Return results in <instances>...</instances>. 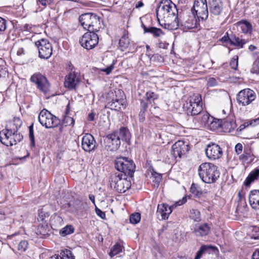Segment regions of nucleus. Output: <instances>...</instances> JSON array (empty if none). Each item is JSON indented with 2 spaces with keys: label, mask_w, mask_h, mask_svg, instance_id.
<instances>
[{
  "label": "nucleus",
  "mask_w": 259,
  "mask_h": 259,
  "mask_svg": "<svg viewBox=\"0 0 259 259\" xmlns=\"http://www.w3.org/2000/svg\"><path fill=\"white\" fill-rule=\"evenodd\" d=\"M196 14L192 10H182L175 17V21L171 23H165L160 25L165 29L173 30L180 27L183 30L191 29L197 27Z\"/></svg>",
  "instance_id": "1"
},
{
  "label": "nucleus",
  "mask_w": 259,
  "mask_h": 259,
  "mask_svg": "<svg viewBox=\"0 0 259 259\" xmlns=\"http://www.w3.org/2000/svg\"><path fill=\"white\" fill-rule=\"evenodd\" d=\"M198 174L200 179L205 183L211 184L216 182L220 177V171L214 164L205 162L198 167Z\"/></svg>",
  "instance_id": "2"
},
{
  "label": "nucleus",
  "mask_w": 259,
  "mask_h": 259,
  "mask_svg": "<svg viewBox=\"0 0 259 259\" xmlns=\"http://www.w3.org/2000/svg\"><path fill=\"white\" fill-rule=\"evenodd\" d=\"M156 13L158 21H159L158 16L163 17L165 19V21L166 23H169L170 19L175 21V17H177V14H179L176 5L170 0L161 2L156 9Z\"/></svg>",
  "instance_id": "3"
},
{
  "label": "nucleus",
  "mask_w": 259,
  "mask_h": 259,
  "mask_svg": "<svg viewBox=\"0 0 259 259\" xmlns=\"http://www.w3.org/2000/svg\"><path fill=\"white\" fill-rule=\"evenodd\" d=\"M183 108L188 115H198L203 109L201 96L194 94L190 96L185 101Z\"/></svg>",
  "instance_id": "4"
},
{
  "label": "nucleus",
  "mask_w": 259,
  "mask_h": 259,
  "mask_svg": "<svg viewBox=\"0 0 259 259\" xmlns=\"http://www.w3.org/2000/svg\"><path fill=\"white\" fill-rule=\"evenodd\" d=\"M111 188L118 193H124L130 188L131 182L127 179L126 176L118 172L112 174L109 177Z\"/></svg>",
  "instance_id": "5"
},
{
  "label": "nucleus",
  "mask_w": 259,
  "mask_h": 259,
  "mask_svg": "<svg viewBox=\"0 0 259 259\" xmlns=\"http://www.w3.org/2000/svg\"><path fill=\"white\" fill-rule=\"evenodd\" d=\"M115 167L118 171L132 178L136 169V164L134 161L127 157H119L115 160Z\"/></svg>",
  "instance_id": "6"
},
{
  "label": "nucleus",
  "mask_w": 259,
  "mask_h": 259,
  "mask_svg": "<svg viewBox=\"0 0 259 259\" xmlns=\"http://www.w3.org/2000/svg\"><path fill=\"white\" fill-rule=\"evenodd\" d=\"M38 118L40 124L47 128L56 127L60 123L58 117L45 109L40 111Z\"/></svg>",
  "instance_id": "7"
},
{
  "label": "nucleus",
  "mask_w": 259,
  "mask_h": 259,
  "mask_svg": "<svg viewBox=\"0 0 259 259\" xmlns=\"http://www.w3.org/2000/svg\"><path fill=\"white\" fill-rule=\"evenodd\" d=\"M14 130H10V132L3 130L0 131V141L7 146H12L20 142L23 139V136L20 134H14Z\"/></svg>",
  "instance_id": "8"
},
{
  "label": "nucleus",
  "mask_w": 259,
  "mask_h": 259,
  "mask_svg": "<svg viewBox=\"0 0 259 259\" xmlns=\"http://www.w3.org/2000/svg\"><path fill=\"white\" fill-rule=\"evenodd\" d=\"M187 201L186 197H183L182 200L176 202L171 206L166 203H162L158 205L156 213L158 216L160 215L161 220H166L168 218L169 214L171 213L173 209L177 206H180Z\"/></svg>",
  "instance_id": "9"
},
{
  "label": "nucleus",
  "mask_w": 259,
  "mask_h": 259,
  "mask_svg": "<svg viewBox=\"0 0 259 259\" xmlns=\"http://www.w3.org/2000/svg\"><path fill=\"white\" fill-rule=\"evenodd\" d=\"M35 44L40 58L48 59L50 58L52 54L53 47L48 39H40L35 41Z\"/></svg>",
  "instance_id": "10"
},
{
  "label": "nucleus",
  "mask_w": 259,
  "mask_h": 259,
  "mask_svg": "<svg viewBox=\"0 0 259 259\" xmlns=\"http://www.w3.org/2000/svg\"><path fill=\"white\" fill-rule=\"evenodd\" d=\"M256 98V94L250 89L240 91L237 95L236 100L239 105L245 106L249 105Z\"/></svg>",
  "instance_id": "11"
},
{
  "label": "nucleus",
  "mask_w": 259,
  "mask_h": 259,
  "mask_svg": "<svg viewBox=\"0 0 259 259\" xmlns=\"http://www.w3.org/2000/svg\"><path fill=\"white\" fill-rule=\"evenodd\" d=\"M198 19L205 20L208 16V11L206 0H195L191 9Z\"/></svg>",
  "instance_id": "12"
},
{
  "label": "nucleus",
  "mask_w": 259,
  "mask_h": 259,
  "mask_svg": "<svg viewBox=\"0 0 259 259\" xmlns=\"http://www.w3.org/2000/svg\"><path fill=\"white\" fill-rule=\"evenodd\" d=\"M98 35L94 32L85 33L79 40L81 46L87 50L95 48L98 44Z\"/></svg>",
  "instance_id": "13"
},
{
  "label": "nucleus",
  "mask_w": 259,
  "mask_h": 259,
  "mask_svg": "<svg viewBox=\"0 0 259 259\" xmlns=\"http://www.w3.org/2000/svg\"><path fill=\"white\" fill-rule=\"evenodd\" d=\"M30 80L34 83L37 88L44 94L49 92L50 88V84L47 78L40 73H36L32 75L30 78Z\"/></svg>",
  "instance_id": "14"
},
{
  "label": "nucleus",
  "mask_w": 259,
  "mask_h": 259,
  "mask_svg": "<svg viewBox=\"0 0 259 259\" xmlns=\"http://www.w3.org/2000/svg\"><path fill=\"white\" fill-rule=\"evenodd\" d=\"M105 147L107 150L116 151L120 145V140L117 132H113L106 136L104 138Z\"/></svg>",
  "instance_id": "15"
},
{
  "label": "nucleus",
  "mask_w": 259,
  "mask_h": 259,
  "mask_svg": "<svg viewBox=\"0 0 259 259\" xmlns=\"http://www.w3.org/2000/svg\"><path fill=\"white\" fill-rule=\"evenodd\" d=\"M189 149L188 144L183 141H178L172 146L171 154L176 159L177 157L181 158L189 151Z\"/></svg>",
  "instance_id": "16"
},
{
  "label": "nucleus",
  "mask_w": 259,
  "mask_h": 259,
  "mask_svg": "<svg viewBox=\"0 0 259 259\" xmlns=\"http://www.w3.org/2000/svg\"><path fill=\"white\" fill-rule=\"evenodd\" d=\"M205 153L209 159L216 160L221 157L223 151L219 145L212 143L207 146Z\"/></svg>",
  "instance_id": "17"
},
{
  "label": "nucleus",
  "mask_w": 259,
  "mask_h": 259,
  "mask_svg": "<svg viewBox=\"0 0 259 259\" xmlns=\"http://www.w3.org/2000/svg\"><path fill=\"white\" fill-rule=\"evenodd\" d=\"M80 82L79 75L77 73L70 72L66 76L64 85L70 90L75 89Z\"/></svg>",
  "instance_id": "18"
},
{
  "label": "nucleus",
  "mask_w": 259,
  "mask_h": 259,
  "mask_svg": "<svg viewBox=\"0 0 259 259\" xmlns=\"http://www.w3.org/2000/svg\"><path fill=\"white\" fill-rule=\"evenodd\" d=\"M210 226L207 223L195 225L192 232L197 237H203L207 236L210 231Z\"/></svg>",
  "instance_id": "19"
},
{
  "label": "nucleus",
  "mask_w": 259,
  "mask_h": 259,
  "mask_svg": "<svg viewBox=\"0 0 259 259\" xmlns=\"http://www.w3.org/2000/svg\"><path fill=\"white\" fill-rule=\"evenodd\" d=\"M96 141L94 137L90 134H86L82 138V149L87 152H91L95 147Z\"/></svg>",
  "instance_id": "20"
},
{
  "label": "nucleus",
  "mask_w": 259,
  "mask_h": 259,
  "mask_svg": "<svg viewBox=\"0 0 259 259\" xmlns=\"http://www.w3.org/2000/svg\"><path fill=\"white\" fill-rule=\"evenodd\" d=\"M209 11L211 15L213 16L220 15L224 8L221 0H210L209 1Z\"/></svg>",
  "instance_id": "21"
},
{
  "label": "nucleus",
  "mask_w": 259,
  "mask_h": 259,
  "mask_svg": "<svg viewBox=\"0 0 259 259\" xmlns=\"http://www.w3.org/2000/svg\"><path fill=\"white\" fill-rule=\"evenodd\" d=\"M249 202L252 208L259 209V190H253L250 191Z\"/></svg>",
  "instance_id": "22"
},
{
  "label": "nucleus",
  "mask_w": 259,
  "mask_h": 259,
  "mask_svg": "<svg viewBox=\"0 0 259 259\" xmlns=\"http://www.w3.org/2000/svg\"><path fill=\"white\" fill-rule=\"evenodd\" d=\"M93 13H85L79 17V21L84 29L88 30L91 27V22L92 20Z\"/></svg>",
  "instance_id": "23"
},
{
  "label": "nucleus",
  "mask_w": 259,
  "mask_h": 259,
  "mask_svg": "<svg viewBox=\"0 0 259 259\" xmlns=\"http://www.w3.org/2000/svg\"><path fill=\"white\" fill-rule=\"evenodd\" d=\"M144 33H149L152 34L154 37H159L164 34V33L160 28L155 27H147L143 23L142 24Z\"/></svg>",
  "instance_id": "24"
},
{
  "label": "nucleus",
  "mask_w": 259,
  "mask_h": 259,
  "mask_svg": "<svg viewBox=\"0 0 259 259\" xmlns=\"http://www.w3.org/2000/svg\"><path fill=\"white\" fill-rule=\"evenodd\" d=\"M237 25L242 33L251 35L252 27L250 22L246 20H242L238 22Z\"/></svg>",
  "instance_id": "25"
},
{
  "label": "nucleus",
  "mask_w": 259,
  "mask_h": 259,
  "mask_svg": "<svg viewBox=\"0 0 259 259\" xmlns=\"http://www.w3.org/2000/svg\"><path fill=\"white\" fill-rule=\"evenodd\" d=\"M249 41L248 39H245L237 36L235 35H231L230 45L238 47L239 48H243L244 45Z\"/></svg>",
  "instance_id": "26"
},
{
  "label": "nucleus",
  "mask_w": 259,
  "mask_h": 259,
  "mask_svg": "<svg viewBox=\"0 0 259 259\" xmlns=\"http://www.w3.org/2000/svg\"><path fill=\"white\" fill-rule=\"evenodd\" d=\"M22 124L21 121L19 118H14L12 121H9L6 125L5 130L10 132V130H14V134L17 133L18 129Z\"/></svg>",
  "instance_id": "27"
},
{
  "label": "nucleus",
  "mask_w": 259,
  "mask_h": 259,
  "mask_svg": "<svg viewBox=\"0 0 259 259\" xmlns=\"http://www.w3.org/2000/svg\"><path fill=\"white\" fill-rule=\"evenodd\" d=\"M101 27L100 18L95 14H94L92 20L91 22V27L89 28V32L98 31Z\"/></svg>",
  "instance_id": "28"
},
{
  "label": "nucleus",
  "mask_w": 259,
  "mask_h": 259,
  "mask_svg": "<svg viewBox=\"0 0 259 259\" xmlns=\"http://www.w3.org/2000/svg\"><path fill=\"white\" fill-rule=\"evenodd\" d=\"M125 100L123 98L119 99H113L110 102L108 103V106L111 109L115 110H118L121 109V106L125 108L124 106Z\"/></svg>",
  "instance_id": "29"
},
{
  "label": "nucleus",
  "mask_w": 259,
  "mask_h": 259,
  "mask_svg": "<svg viewBox=\"0 0 259 259\" xmlns=\"http://www.w3.org/2000/svg\"><path fill=\"white\" fill-rule=\"evenodd\" d=\"M254 158L255 156L250 150H244L243 153L239 156V159L246 163H251Z\"/></svg>",
  "instance_id": "30"
},
{
  "label": "nucleus",
  "mask_w": 259,
  "mask_h": 259,
  "mask_svg": "<svg viewBox=\"0 0 259 259\" xmlns=\"http://www.w3.org/2000/svg\"><path fill=\"white\" fill-rule=\"evenodd\" d=\"M118 133L120 137V140L121 139L122 141H124L126 142H128L131 139V134L128 130L125 127H121L120 128L118 132L115 131Z\"/></svg>",
  "instance_id": "31"
},
{
  "label": "nucleus",
  "mask_w": 259,
  "mask_h": 259,
  "mask_svg": "<svg viewBox=\"0 0 259 259\" xmlns=\"http://www.w3.org/2000/svg\"><path fill=\"white\" fill-rule=\"evenodd\" d=\"M55 259H75L72 252L65 249L61 251L60 254H55Z\"/></svg>",
  "instance_id": "32"
},
{
  "label": "nucleus",
  "mask_w": 259,
  "mask_h": 259,
  "mask_svg": "<svg viewBox=\"0 0 259 259\" xmlns=\"http://www.w3.org/2000/svg\"><path fill=\"white\" fill-rule=\"evenodd\" d=\"M48 232L49 228L47 223L39 224L36 230V233L41 236V237L48 235Z\"/></svg>",
  "instance_id": "33"
},
{
  "label": "nucleus",
  "mask_w": 259,
  "mask_h": 259,
  "mask_svg": "<svg viewBox=\"0 0 259 259\" xmlns=\"http://www.w3.org/2000/svg\"><path fill=\"white\" fill-rule=\"evenodd\" d=\"M259 175V169H256L254 170L251 171L245 181V185L246 186H248L255 179H257Z\"/></svg>",
  "instance_id": "34"
},
{
  "label": "nucleus",
  "mask_w": 259,
  "mask_h": 259,
  "mask_svg": "<svg viewBox=\"0 0 259 259\" xmlns=\"http://www.w3.org/2000/svg\"><path fill=\"white\" fill-rule=\"evenodd\" d=\"M123 248V246L120 244L117 243L111 248L109 255L111 257H112L122 252Z\"/></svg>",
  "instance_id": "35"
},
{
  "label": "nucleus",
  "mask_w": 259,
  "mask_h": 259,
  "mask_svg": "<svg viewBox=\"0 0 259 259\" xmlns=\"http://www.w3.org/2000/svg\"><path fill=\"white\" fill-rule=\"evenodd\" d=\"M130 43L128 37L125 34L123 35L119 40V46L121 50L123 51L126 49L128 47Z\"/></svg>",
  "instance_id": "36"
},
{
  "label": "nucleus",
  "mask_w": 259,
  "mask_h": 259,
  "mask_svg": "<svg viewBox=\"0 0 259 259\" xmlns=\"http://www.w3.org/2000/svg\"><path fill=\"white\" fill-rule=\"evenodd\" d=\"M69 105H68L67 108L65 111V115L64 116L63 119L62 120V124L65 126L72 125L73 126L74 124V120L72 117H71L68 115L69 112Z\"/></svg>",
  "instance_id": "37"
},
{
  "label": "nucleus",
  "mask_w": 259,
  "mask_h": 259,
  "mask_svg": "<svg viewBox=\"0 0 259 259\" xmlns=\"http://www.w3.org/2000/svg\"><path fill=\"white\" fill-rule=\"evenodd\" d=\"M214 248L212 246L203 245L201 246L199 250L196 253V255L194 259H200L204 253L208 252L210 249H212Z\"/></svg>",
  "instance_id": "38"
},
{
  "label": "nucleus",
  "mask_w": 259,
  "mask_h": 259,
  "mask_svg": "<svg viewBox=\"0 0 259 259\" xmlns=\"http://www.w3.org/2000/svg\"><path fill=\"white\" fill-rule=\"evenodd\" d=\"M152 185L154 188H157L162 179V176L160 174L153 171L152 173Z\"/></svg>",
  "instance_id": "39"
},
{
  "label": "nucleus",
  "mask_w": 259,
  "mask_h": 259,
  "mask_svg": "<svg viewBox=\"0 0 259 259\" xmlns=\"http://www.w3.org/2000/svg\"><path fill=\"white\" fill-rule=\"evenodd\" d=\"M236 123L233 121H226L222 124V127L226 130V132L231 133L236 127Z\"/></svg>",
  "instance_id": "40"
},
{
  "label": "nucleus",
  "mask_w": 259,
  "mask_h": 259,
  "mask_svg": "<svg viewBox=\"0 0 259 259\" xmlns=\"http://www.w3.org/2000/svg\"><path fill=\"white\" fill-rule=\"evenodd\" d=\"M198 118L199 122L202 124H205L208 122L209 116L208 113L204 111H201L198 115Z\"/></svg>",
  "instance_id": "41"
},
{
  "label": "nucleus",
  "mask_w": 259,
  "mask_h": 259,
  "mask_svg": "<svg viewBox=\"0 0 259 259\" xmlns=\"http://www.w3.org/2000/svg\"><path fill=\"white\" fill-rule=\"evenodd\" d=\"M63 220L62 218L57 214H55L51 218V224L55 226H61L63 224Z\"/></svg>",
  "instance_id": "42"
},
{
  "label": "nucleus",
  "mask_w": 259,
  "mask_h": 259,
  "mask_svg": "<svg viewBox=\"0 0 259 259\" xmlns=\"http://www.w3.org/2000/svg\"><path fill=\"white\" fill-rule=\"evenodd\" d=\"M74 228L71 225H67L63 228L60 231V234L62 236H65L74 232Z\"/></svg>",
  "instance_id": "43"
},
{
  "label": "nucleus",
  "mask_w": 259,
  "mask_h": 259,
  "mask_svg": "<svg viewBox=\"0 0 259 259\" xmlns=\"http://www.w3.org/2000/svg\"><path fill=\"white\" fill-rule=\"evenodd\" d=\"M190 218L195 222H199L201 220L199 211L197 209L190 210Z\"/></svg>",
  "instance_id": "44"
},
{
  "label": "nucleus",
  "mask_w": 259,
  "mask_h": 259,
  "mask_svg": "<svg viewBox=\"0 0 259 259\" xmlns=\"http://www.w3.org/2000/svg\"><path fill=\"white\" fill-rule=\"evenodd\" d=\"M141 220V214L139 212L133 213L130 215V221L132 224H136L138 223Z\"/></svg>",
  "instance_id": "45"
},
{
  "label": "nucleus",
  "mask_w": 259,
  "mask_h": 259,
  "mask_svg": "<svg viewBox=\"0 0 259 259\" xmlns=\"http://www.w3.org/2000/svg\"><path fill=\"white\" fill-rule=\"evenodd\" d=\"M33 124L32 123L29 126V136L30 140V145L31 147H34L35 146V140L34 136L33 133Z\"/></svg>",
  "instance_id": "46"
},
{
  "label": "nucleus",
  "mask_w": 259,
  "mask_h": 259,
  "mask_svg": "<svg viewBox=\"0 0 259 259\" xmlns=\"http://www.w3.org/2000/svg\"><path fill=\"white\" fill-rule=\"evenodd\" d=\"M146 98L147 101L151 103L155 99H157L158 95L152 92H148L146 94Z\"/></svg>",
  "instance_id": "47"
},
{
  "label": "nucleus",
  "mask_w": 259,
  "mask_h": 259,
  "mask_svg": "<svg viewBox=\"0 0 259 259\" xmlns=\"http://www.w3.org/2000/svg\"><path fill=\"white\" fill-rule=\"evenodd\" d=\"M49 216L50 214L48 212L41 210L39 213L38 220L42 222L45 221V223H47V221L46 219H48Z\"/></svg>",
  "instance_id": "48"
},
{
  "label": "nucleus",
  "mask_w": 259,
  "mask_h": 259,
  "mask_svg": "<svg viewBox=\"0 0 259 259\" xmlns=\"http://www.w3.org/2000/svg\"><path fill=\"white\" fill-rule=\"evenodd\" d=\"M28 244L27 241L22 240L18 244V249L21 252H24L27 248Z\"/></svg>",
  "instance_id": "49"
},
{
  "label": "nucleus",
  "mask_w": 259,
  "mask_h": 259,
  "mask_svg": "<svg viewBox=\"0 0 259 259\" xmlns=\"http://www.w3.org/2000/svg\"><path fill=\"white\" fill-rule=\"evenodd\" d=\"M259 124V118L247 121L243 123L245 127H248L249 125L255 126Z\"/></svg>",
  "instance_id": "50"
},
{
  "label": "nucleus",
  "mask_w": 259,
  "mask_h": 259,
  "mask_svg": "<svg viewBox=\"0 0 259 259\" xmlns=\"http://www.w3.org/2000/svg\"><path fill=\"white\" fill-rule=\"evenodd\" d=\"M190 191L194 195L199 197L201 195V192L199 191V188L195 184H192L190 188Z\"/></svg>",
  "instance_id": "51"
},
{
  "label": "nucleus",
  "mask_w": 259,
  "mask_h": 259,
  "mask_svg": "<svg viewBox=\"0 0 259 259\" xmlns=\"http://www.w3.org/2000/svg\"><path fill=\"white\" fill-rule=\"evenodd\" d=\"M238 57L236 56L232 58L230 62V65L231 68L234 70H236L238 67Z\"/></svg>",
  "instance_id": "52"
},
{
  "label": "nucleus",
  "mask_w": 259,
  "mask_h": 259,
  "mask_svg": "<svg viewBox=\"0 0 259 259\" xmlns=\"http://www.w3.org/2000/svg\"><path fill=\"white\" fill-rule=\"evenodd\" d=\"M115 61L113 60L112 64L106 68L101 69V71L106 73V74H109L114 68Z\"/></svg>",
  "instance_id": "53"
},
{
  "label": "nucleus",
  "mask_w": 259,
  "mask_h": 259,
  "mask_svg": "<svg viewBox=\"0 0 259 259\" xmlns=\"http://www.w3.org/2000/svg\"><path fill=\"white\" fill-rule=\"evenodd\" d=\"M6 28V21L0 17V31H5Z\"/></svg>",
  "instance_id": "54"
},
{
  "label": "nucleus",
  "mask_w": 259,
  "mask_h": 259,
  "mask_svg": "<svg viewBox=\"0 0 259 259\" xmlns=\"http://www.w3.org/2000/svg\"><path fill=\"white\" fill-rule=\"evenodd\" d=\"M217 80L213 77L209 78L207 81V85L209 87H214L217 84Z\"/></svg>",
  "instance_id": "55"
},
{
  "label": "nucleus",
  "mask_w": 259,
  "mask_h": 259,
  "mask_svg": "<svg viewBox=\"0 0 259 259\" xmlns=\"http://www.w3.org/2000/svg\"><path fill=\"white\" fill-rule=\"evenodd\" d=\"M96 212L97 214L99 216L101 219H105L106 215L105 213L102 211L101 209L98 208H96L95 209Z\"/></svg>",
  "instance_id": "56"
},
{
  "label": "nucleus",
  "mask_w": 259,
  "mask_h": 259,
  "mask_svg": "<svg viewBox=\"0 0 259 259\" xmlns=\"http://www.w3.org/2000/svg\"><path fill=\"white\" fill-rule=\"evenodd\" d=\"M54 0H38V2L43 6L50 5L53 2Z\"/></svg>",
  "instance_id": "57"
},
{
  "label": "nucleus",
  "mask_w": 259,
  "mask_h": 259,
  "mask_svg": "<svg viewBox=\"0 0 259 259\" xmlns=\"http://www.w3.org/2000/svg\"><path fill=\"white\" fill-rule=\"evenodd\" d=\"M242 148L243 147L241 143H238L237 144H236L235 148L236 152L238 154H239L242 151Z\"/></svg>",
  "instance_id": "58"
},
{
  "label": "nucleus",
  "mask_w": 259,
  "mask_h": 259,
  "mask_svg": "<svg viewBox=\"0 0 259 259\" xmlns=\"http://www.w3.org/2000/svg\"><path fill=\"white\" fill-rule=\"evenodd\" d=\"M227 35H225L222 38H221L220 40L223 42H229L230 44V39L231 36H228V33H227Z\"/></svg>",
  "instance_id": "59"
},
{
  "label": "nucleus",
  "mask_w": 259,
  "mask_h": 259,
  "mask_svg": "<svg viewBox=\"0 0 259 259\" xmlns=\"http://www.w3.org/2000/svg\"><path fill=\"white\" fill-rule=\"evenodd\" d=\"M96 116V113L94 112H92L88 115V120L90 121H94Z\"/></svg>",
  "instance_id": "60"
},
{
  "label": "nucleus",
  "mask_w": 259,
  "mask_h": 259,
  "mask_svg": "<svg viewBox=\"0 0 259 259\" xmlns=\"http://www.w3.org/2000/svg\"><path fill=\"white\" fill-rule=\"evenodd\" d=\"M141 107V111H144L145 112L148 107V103L144 101H142Z\"/></svg>",
  "instance_id": "61"
},
{
  "label": "nucleus",
  "mask_w": 259,
  "mask_h": 259,
  "mask_svg": "<svg viewBox=\"0 0 259 259\" xmlns=\"http://www.w3.org/2000/svg\"><path fill=\"white\" fill-rule=\"evenodd\" d=\"M139 116L140 121H143L145 119V112H144V111H140Z\"/></svg>",
  "instance_id": "62"
},
{
  "label": "nucleus",
  "mask_w": 259,
  "mask_h": 259,
  "mask_svg": "<svg viewBox=\"0 0 259 259\" xmlns=\"http://www.w3.org/2000/svg\"><path fill=\"white\" fill-rule=\"evenodd\" d=\"M252 259H259V249L255 250L252 255Z\"/></svg>",
  "instance_id": "63"
},
{
  "label": "nucleus",
  "mask_w": 259,
  "mask_h": 259,
  "mask_svg": "<svg viewBox=\"0 0 259 259\" xmlns=\"http://www.w3.org/2000/svg\"><path fill=\"white\" fill-rule=\"evenodd\" d=\"M143 5H144L143 3L141 1H139L136 4L135 7L136 8H140L143 7Z\"/></svg>",
  "instance_id": "64"
}]
</instances>
